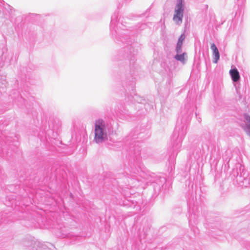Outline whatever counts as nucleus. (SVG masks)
<instances>
[{"label": "nucleus", "instance_id": "nucleus-3", "mask_svg": "<svg viewBox=\"0 0 250 250\" xmlns=\"http://www.w3.org/2000/svg\"><path fill=\"white\" fill-rule=\"evenodd\" d=\"M210 48L212 50L213 54L214 56L213 62L214 63H217L220 58V54L218 49H217V47L216 46L215 44L214 43H212L211 44Z\"/></svg>", "mask_w": 250, "mask_h": 250}, {"label": "nucleus", "instance_id": "nucleus-2", "mask_svg": "<svg viewBox=\"0 0 250 250\" xmlns=\"http://www.w3.org/2000/svg\"><path fill=\"white\" fill-rule=\"evenodd\" d=\"M183 11L184 8L183 0H178L176 9L175 10V14L173 18V21L177 23L182 22L183 16Z\"/></svg>", "mask_w": 250, "mask_h": 250}, {"label": "nucleus", "instance_id": "nucleus-6", "mask_svg": "<svg viewBox=\"0 0 250 250\" xmlns=\"http://www.w3.org/2000/svg\"><path fill=\"white\" fill-rule=\"evenodd\" d=\"M186 55V53H183L182 54H180V55H176L175 56V58L178 60V61H181V62H184V60H185V56Z\"/></svg>", "mask_w": 250, "mask_h": 250}, {"label": "nucleus", "instance_id": "nucleus-4", "mask_svg": "<svg viewBox=\"0 0 250 250\" xmlns=\"http://www.w3.org/2000/svg\"><path fill=\"white\" fill-rule=\"evenodd\" d=\"M229 74L232 81L234 82L238 81L240 79V75L236 68H233L229 70Z\"/></svg>", "mask_w": 250, "mask_h": 250}, {"label": "nucleus", "instance_id": "nucleus-5", "mask_svg": "<svg viewBox=\"0 0 250 250\" xmlns=\"http://www.w3.org/2000/svg\"><path fill=\"white\" fill-rule=\"evenodd\" d=\"M184 40H185V37L184 35H182L180 37V38L178 40V42L177 44L176 51L177 53H179L181 51V48H182L183 42V41Z\"/></svg>", "mask_w": 250, "mask_h": 250}, {"label": "nucleus", "instance_id": "nucleus-1", "mask_svg": "<svg viewBox=\"0 0 250 250\" xmlns=\"http://www.w3.org/2000/svg\"><path fill=\"white\" fill-rule=\"evenodd\" d=\"M105 127V124L103 120L99 119L95 121L94 140L96 143L99 144L107 140Z\"/></svg>", "mask_w": 250, "mask_h": 250}]
</instances>
